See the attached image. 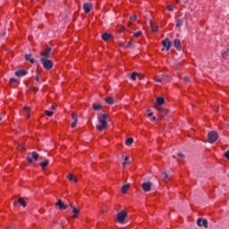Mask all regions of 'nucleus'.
I'll return each instance as SVG.
<instances>
[{"instance_id":"423d86ee","label":"nucleus","mask_w":229,"mask_h":229,"mask_svg":"<svg viewBox=\"0 0 229 229\" xmlns=\"http://www.w3.org/2000/svg\"><path fill=\"white\" fill-rule=\"evenodd\" d=\"M40 56V58H44V60H48V58L51 56V47H47L44 51H41Z\"/></svg>"},{"instance_id":"37998d69","label":"nucleus","mask_w":229,"mask_h":229,"mask_svg":"<svg viewBox=\"0 0 229 229\" xmlns=\"http://www.w3.org/2000/svg\"><path fill=\"white\" fill-rule=\"evenodd\" d=\"M167 10L168 12H173V6L172 5H167Z\"/></svg>"},{"instance_id":"f3484780","label":"nucleus","mask_w":229,"mask_h":229,"mask_svg":"<svg viewBox=\"0 0 229 229\" xmlns=\"http://www.w3.org/2000/svg\"><path fill=\"white\" fill-rule=\"evenodd\" d=\"M26 74H28V72L25 70H20L15 72V76H17L18 78H22V76H26Z\"/></svg>"},{"instance_id":"58836bf2","label":"nucleus","mask_w":229,"mask_h":229,"mask_svg":"<svg viewBox=\"0 0 229 229\" xmlns=\"http://www.w3.org/2000/svg\"><path fill=\"white\" fill-rule=\"evenodd\" d=\"M224 157H225V158L229 160V149L226 152H225Z\"/></svg>"},{"instance_id":"bb28decb","label":"nucleus","mask_w":229,"mask_h":229,"mask_svg":"<svg viewBox=\"0 0 229 229\" xmlns=\"http://www.w3.org/2000/svg\"><path fill=\"white\" fill-rule=\"evenodd\" d=\"M183 25V20L182 19H179V20H176V28H182V26Z\"/></svg>"},{"instance_id":"4c0bfd02","label":"nucleus","mask_w":229,"mask_h":229,"mask_svg":"<svg viewBox=\"0 0 229 229\" xmlns=\"http://www.w3.org/2000/svg\"><path fill=\"white\" fill-rule=\"evenodd\" d=\"M130 20H131V21H137V15L132 14V15L130 17Z\"/></svg>"},{"instance_id":"9b49d317","label":"nucleus","mask_w":229,"mask_h":229,"mask_svg":"<svg viewBox=\"0 0 229 229\" xmlns=\"http://www.w3.org/2000/svg\"><path fill=\"white\" fill-rule=\"evenodd\" d=\"M152 183L151 182H143L141 184L142 190L144 191V192H149V191H151V187H152Z\"/></svg>"},{"instance_id":"9d476101","label":"nucleus","mask_w":229,"mask_h":229,"mask_svg":"<svg viewBox=\"0 0 229 229\" xmlns=\"http://www.w3.org/2000/svg\"><path fill=\"white\" fill-rule=\"evenodd\" d=\"M70 208H72V218L76 219L78 217V214H80V209L76 208L75 207L72 206V203H69Z\"/></svg>"},{"instance_id":"0eeeda50","label":"nucleus","mask_w":229,"mask_h":229,"mask_svg":"<svg viewBox=\"0 0 229 229\" xmlns=\"http://www.w3.org/2000/svg\"><path fill=\"white\" fill-rule=\"evenodd\" d=\"M126 217H128V214L125 213V211L119 212L117 214L118 223H120V225H123V223H124V219H126Z\"/></svg>"},{"instance_id":"412c9836","label":"nucleus","mask_w":229,"mask_h":229,"mask_svg":"<svg viewBox=\"0 0 229 229\" xmlns=\"http://www.w3.org/2000/svg\"><path fill=\"white\" fill-rule=\"evenodd\" d=\"M67 178L70 182H75V183H77L78 179L76 177H74V175H72V174H69L67 175Z\"/></svg>"},{"instance_id":"6e6d98bb","label":"nucleus","mask_w":229,"mask_h":229,"mask_svg":"<svg viewBox=\"0 0 229 229\" xmlns=\"http://www.w3.org/2000/svg\"><path fill=\"white\" fill-rule=\"evenodd\" d=\"M177 3H180V0H176Z\"/></svg>"},{"instance_id":"7ed1b4c3","label":"nucleus","mask_w":229,"mask_h":229,"mask_svg":"<svg viewBox=\"0 0 229 229\" xmlns=\"http://www.w3.org/2000/svg\"><path fill=\"white\" fill-rule=\"evenodd\" d=\"M38 157H39L38 153L33 151L28 154L27 161L29 162V164H35V162L38 160Z\"/></svg>"},{"instance_id":"e433bc0d","label":"nucleus","mask_w":229,"mask_h":229,"mask_svg":"<svg viewBox=\"0 0 229 229\" xmlns=\"http://www.w3.org/2000/svg\"><path fill=\"white\" fill-rule=\"evenodd\" d=\"M168 177H169V176L167 175V173L164 172V173L162 174V178H163V180H167Z\"/></svg>"},{"instance_id":"aec40b11","label":"nucleus","mask_w":229,"mask_h":229,"mask_svg":"<svg viewBox=\"0 0 229 229\" xmlns=\"http://www.w3.org/2000/svg\"><path fill=\"white\" fill-rule=\"evenodd\" d=\"M101 108H103L101 104H93V110H95V112H99Z\"/></svg>"},{"instance_id":"4468645a","label":"nucleus","mask_w":229,"mask_h":229,"mask_svg":"<svg viewBox=\"0 0 229 229\" xmlns=\"http://www.w3.org/2000/svg\"><path fill=\"white\" fill-rule=\"evenodd\" d=\"M84 13H90V10H92V4L86 3L83 4Z\"/></svg>"},{"instance_id":"c85d7f7f","label":"nucleus","mask_w":229,"mask_h":229,"mask_svg":"<svg viewBox=\"0 0 229 229\" xmlns=\"http://www.w3.org/2000/svg\"><path fill=\"white\" fill-rule=\"evenodd\" d=\"M106 103L107 104V105H114V98H106Z\"/></svg>"},{"instance_id":"864d4df0","label":"nucleus","mask_w":229,"mask_h":229,"mask_svg":"<svg viewBox=\"0 0 229 229\" xmlns=\"http://www.w3.org/2000/svg\"><path fill=\"white\" fill-rule=\"evenodd\" d=\"M55 108H56V107H55V106H52V109L55 110Z\"/></svg>"},{"instance_id":"f8f14e48","label":"nucleus","mask_w":229,"mask_h":229,"mask_svg":"<svg viewBox=\"0 0 229 229\" xmlns=\"http://www.w3.org/2000/svg\"><path fill=\"white\" fill-rule=\"evenodd\" d=\"M72 117L73 119V123H72V128H76V124H78V114L76 112L72 113Z\"/></svg>"},{"instance_id":"49530a36","label":"nucleus","mask_w":229,"mask_h":229,"mask_svg":"<svg viewBox=\"0 0 229 229\" xmlns=\"http://www.w3.org/2000/svg\"><path fill=\"white\" fill-rule=\"evenodd\" d=\"M177 155H178V157H180V158H183V157H185V156H183V154H182V153H181V152H180V153H178Z\"/></svg>"},{"instance_id":"4be33fe9","label":"nucleus","mask_w":229,"mask_h":229,"mask_svg":"<svg viewBox=\"0 0 229 229\" xmlns=\"http://www.w3.org/2000/svg\"><path fill=\"white\" fill-rule=\"evenodd\" d=\"M165 103V99L164 98H157V105H159V106H162Z\"/></svg>"},{"instance_id":"1a4fd4ad","label":"nucleus","mask_w":229,"mask_h":229,"mask_svg":"<svg viewBox=\"0 0 229 229\" xmlns=\"http://www.w3.org/2000/svg\"><path fill=\"white\" fill-rule=\"evenodd\" d=\"M197 225L199 227L204 226V228H208V220L205 218H198Z\"/></svg>"},{"instance_id":"a18cd8bd","label":"nucleus","mask_w":229,"mask_h":229,"mask_svg":"<svg viewBox=\"0 0 229 229\" xmlns=\"http://www.w3.org/2000/svg\"><path fill=\"white\" fill-rule=\"evenodd\" d=\"M137 76H138L139 80H144V75L139 74V75H137Z\"/></svg>"},{"instance_id":"de8ad7c7","label":"nucleus","mask_w":229,"mask_h":229,"mask_svg":"<svg viewBox=\"0 0 229 229\" xmlns=\"http://www.w3.org/2000/svg\"><path fill=\"white\" fill-rule=\"evenodd\" d=\"M17 205H19V200H15V201L13 202V206H14V207H17Z\"/></svg>"},{"instance_id":"c9c22d12","label":"nucleus","mask_w":229,"mask_h":229,"mask_svg":"<svg viewBox=\"0 0 229 229\" xmlns=\"http://www.w3.org/2000/svg\"><path fill=\"white\" fill-rule=\"evenodd\" d=\"M183 81L185 82V83H191V78H189V77H184L183 78Z\"/></svg>"},{"instance_id":"a19ab883","label":"nucleus","mask_w":229,"mask_h":229,"mask_svg":"<svg viewBox=\"0 0 229 229\" xmlns=\"http://www.w3.org/2000/svg\"><path fill=\"white\" fill-rule=\"evenodd\" d=\"M10 83H17V79H15V78H11V79H10Z\"/></svg>"},{"instance_id":"72a5a7b5","label":"nucleus","mask_w":229,"mask_h":229,"mask_svg":"<svg viewBox=\"0 0 229 229\" xmlns=\"http://www.w3.org/2000/svg\"><path fill=\"white\" fill-rule=\"evenodd\" d=\"M128 160H130L129 157H125L124 162L123 163V167H126V165L128 164Z\"/></svg>"},{"instance_id":"5701e85b","label":"nucleus","mask_w":229,"mask_h":229,"mask_svg":"<svg viewBox=\"0 0 229 229\" xmlns=\"http://www.w3.org/2000/svg\"><path fill=\"white\" fill-rule=\"evenodd\" d=\"M128 189H130V184H125V185L122 186L121 191H122L123 194H126V192H128Z\"/></svg>"},{"instance_id":"f704fd0d","label":"nucleus","mask_w":229,"mask_h":229,"mask_svg":"<svg viewBox=\"0 0 229 229\" xmlns=\"http://www.w3.org/2000/svg\"><path fill=\"white\" fill-rule=\"evenodd\" d=\"M45 114H46V115H48V117H52V115H53V111H45Z\"/></svg>"},{"instance_id":"f03ea898","label":"nucleus","mask_w":229,"mask_h":229,"mask_svg":"<svg viewBox=\"0 0 229 229\" xmlns=\"http://www.w3.org/2000/svg\"><path fill=\"white\" fill-rule=\"evenodd\" d=\"M39 60L43 65V68L46 71H51V69H53V61L49 59H44V58H40Z\"/></svg>"},{"instance_id":"b1692460","label":"nucleus","mask_w":229,"mask_h":229,"mask_svg":"<svg viewBox=\"0 0 229 229\" xmlns=\"http://www.w3.org/2000/svg\"><path fill=\"white\" fill-rule=\"evenodd\" d=\"M149 26L151 28L152 33H157V31H158V27H153V21H149Z\"/></svg>"},{"instance_id":"a211bd4d","label":"nucleus","mask_w":229,"mask_h":229,"mask_svg":"<svg viewBox=\"0 0 229 229\" xmlns=\"http://www.w3.org/2000/svg\"><path fill=\"white\" fill-rule=\"evenodd\" d=\"M25 60H27V62H30V64H35V59L31 57V54L25 55Z\"/></svg>"},{"instance_id":"393cba45","label":"nucleus","mask_w":229,"mask_h":229,"mask_svg":"<svg viewBox=\"0 0 229 229\" xmlns=\"http://www.w3.org/2000/svg\"><path fill=\"white\" fill-rule=\"evenodd\" d=\"M16 148L18 151H26V147L23 144L17 143Z\"/></svg>"},{"instance_id":"4d7b16f0","label":"nucleus","mask_w":229,"mask_h":229,"mask_svg":"<svg viewBox=\"0 0 229 229\" xmlns=\"http://www.w3.org/2000/svg\"><path fill=\"white\" fill-rule=\"evenodd\" d=\"M129 26H131V22H129Z\"/></svg>"},{"instance_id":"5fc2aeb1","label":"nucleus","mask_w":229,"mask_h":229,"mask_svg":"<svg viewBox=\"0 0 229 229\" xmlns=\"http://www.w3.org/2000/svg\"><path fill=\"white\" fill-rule=\"evenodd\" d=\"M0 121H3V117L2 116H0Z\"/></svg>"},{"instance_id":"2eb2a0df","label":"nucleus","mask_w":229,"mask_h":229,"mask_svg":"<svg viewBox=\"0 0 229 229\" xmlns=\"http://www.w3.org/2000/svg\"><path fill=\"white\" fill-rule=\"evenodd\" d=\"M174 47L175 49H178V51H182V41L180 39H174Z\"/></svg>"},{"instance_id":"473e14b6","label":"nucleus","mask_w":229,"mask_h":229,"mask_svg":"<svg viewBox=\"0 0 229 229\" xmlns=\"http://www.w3.org/2000/svg\"><path fill=\"white\" fill-rule=\"evenodd\" d=\"M161 80H163V84L169 80V75H162Z\"/></svg>"},{"instance_id":"3c124183","label":"nucleus","mask_w":229,"mask_h":229,"mask_svg":"<svg viewBox=\"0 0 229 229\" xmlns=\"http://www.w3.org/2000/svg\"><path fill=\"white\" fill-rule=\"evenodd\" d=\"M36 81H40V78H38V76L36 77Z\"/></svg>"},{"instance_id":"f257e3e1","label":"nucleus","mask_w":229,"mask_h":229,"mask_svg":"<svg viewBox=\"0 0 229 229\" xmlns=\"http://www.w3.org/2000/svg\"><path fill=\"white\" fill-rule=\"evenodd\" d=\"M108 119V114H100L98 116V124L97 125V130L98 131H103V130H106L108 128V123L106 120Z\"/></svg>"},{"instance_id":"dca6fc26","label":"nucleus","mask_w":229,"mask_h":229,"mask_svg":"<svg viewBox=\"0 0 229 229\" xmlns=\"http://www.w3.org/2000/svg\"><path fill=\"white\" fill-rule=\"evenodd\" d=\"M157 110H158L159 114L161 115V117H165V115H167L169 114V110L164 109L160 106L157 107Z\"/></svg>"},{"instance_id":"cd10ccee","label":"nucleus","mask_w":229,"mask_h":229,"mask_svg":"<svg viewBox=\"0 0 229 229\" xmlns=\"http://www.w3.org/2000/svg\"><path fill=\"white\" fill-rule=\"evenodd\" d=\"M18 203H19L20 205H21V207H23V208H25V207H26V201H24V199H23V198H19V199H18Z\"/></svg>"},{"instance_id":"2f4dec72","label":"nucleus","mask_w":229,"mask_h":229,"mask_svg":"<svg viewBox=\"0 0 229 229\" xmlns=\"http://www.w3.org/2000/svg\"><path fill=\"white\" fill-rule=\"evenodd\" d=\"M155 81L164 84V79H162V77H156Z\"/></svg>"},{"instance_id":"ddd939ff","label":"nucleus","mask_w":229,"mask_h":229,"mask_svg":"<svg viewBox=\"0 0 229 229\" xmlns=\"http://www.w3.org/2000/svg\"><path fill=\"white\" fill-rule=\"evenodd\" d=\"M102 40H104L105 42H108V40H111V38H114V36H112V34L110 33H104L101 36Z\"/></svg>"},{"instance_id":"09e8293b","label":"nucleus","mask_w":229,"mask_h":229,"mask_svg":"<svg viewBox=\"0 0 229 229\" xmlns=\"http://www.w3.org/2000/svg\"><path fill=\"white\" fill-rule=\"evenodd\" d=\"M32 90H33L34 92H38V88H33Z\"/></svg>"},{"instance_id":"39448f33","label":"nucleus","mask_w":229,"mask_h":229,"mask_svg":"<svg viewBox=\"0 0 229 229\" xmlns=\"http://www.w3.org/2000/svg\"><path fill=\"white\" fill-rule=\"evenodd\" d=\"M163 44V48L161 49V51H165L166 49V51H169V49H171V47H173V42H171V40H169V38H165L162 41Z\"/></svg>"},{"instance_id":"20e7f679","label":"nucleus","mask_w":229,"mask_h":229,"mask_svg":"<svg viewBox=\"0 0 229 229\" xmlns=\"http://www.w3.org/2000/svg\"><path fill=\"white\" fill-rule=\"evenodd\" d=\"M217 139H219V134H217V132L213 131L208 133V140L209 144H214Z\"/></svg>"},{"instance_id":"6ab92c4d","label":"nucleus","mask_w":229,"mask_h":229,"mask_svg":"<svg viewBox=\"0 0 229 229\" xmlns=\"http://www.w3.org/2000/svg\"><path fill=\"white\" fill-rule=\"evenodd\" d=\"M138 76H139V72H133L132 73H131L129 78L130 80H131V81H136Z\"/></svg>"},{"instance_id":"6e6552de","label":"nucleus","mask_w":229,"mask_h":229,"mask_svg":"<svg viewBox=\"0 0 229 229\" xmlns=\"http://www.w3.org/2000/svg\"><path fill=\"white\" fill-rule=\"evenodd\" d=\"M55 207H57L59 210H66V208H69V204H65L62 199H59L55 203Z\"/></svg>"},{"instance_id":"79ce46f5","label":"nucleus","mask_w":229,"mask_h":229,"mask_svg":"<svg viewBox=\"0 0 229 229\" xmlns=\"http://www.w3.org/2000/svg\"><path fill=\"white\" fill-rule=\"evenodd\" d=\"M133 43L131 42V41H129L128 42V47H131V48H133Z\"/></svg>"},{"instance_id":"c756f323","label":"nucleus","mask_w":229,"mask_h":229,"mask_svg":"<svg viewBox=\"0 0 229 229\" xmlns=\"http://www.w3.org/2000/svg\"><path fill=\"white\" fill-rule=\"evenodd\" d=\"M26 117H30V106H25L23 108Z\"/></svg>"},{"instance_id":"c03bdc74","label":"nucleus","mask_w":229,"mask_h":229,"mask_svg":"<svg viewBox=\"0 0 229 229\" xmlns=\"http://www.w3.org/2000/svg\"><path fill=\"white\" fill-rule=\"evenodd\" d=\"M119 46H120V47H123V48L126 47V46H124V43H123V42H120Z\"/></svg>"},{"instance_id":"7c9ffc66","label":"nucleus","mask_w":229,"mask_h":229,"mask_svg":"<svg viewBox=\"0 0 229 229\" xmlns=\"http://www.w3.org/2000/svg\"><path fill=\"white\" fill-rule=\"evenodd\" d=\"M125 144L127 146H131L133 144V138H128L126 140H125Z\"/></svg>"},{"instance_id":"603ef678","label":"nucleus","mask_w":229,"mask_h":229,"mask_svg":"<svg viewBox=\"0 0 229 229\" xmlns=\"http://www.w3.org/2000/svg\"><path fill=\"white\" fill-rule=\"evenodd\" d=\"M151 115H153V113H149V114H148V117H151Z\"/></svg>"},{"instance_id":"a878e982","label":"nucleus","mask_w":229,"mask_h":229,"mask_svg":"<svg viewBox=\"0 0 229 229\" xmlns=\"http://www.w3.org/2000/svg\"><path fill=\"white\" fill-rule=\"evenodd\" d=\"M39 165L42 167V169H46L47 165H49V160H45L44 162H41Z\"/></svg>"},{"instance_id":"8fccbe9b","label":"nucleus","mask_w":229,"mask_h":229,"mask_svg":"<svg viewBox=\"0 0 229 229\" xmlns=\"http://www.w3.org/2000/svg\"><path fill=\"white\" fill-rule=\"evenodd\" d=\"M157 120V117H155V116H152L151 118H150V121H156Z\"/></svg>"},{"instance_id":"ea45409f","label":"nucleus","mask_w":229,"mask_h":229,"mask_svg":"<svg viewBox=\"0 0 229 229\" xmlns=\"http://www.w3.org/2000/svg\"><path fill=\"white\" fill-rule=\"evenodd\" d=\"M141 35H142L141 31H137L134 33V37H137V38L140 37Z\"/></svg>"}]
</instances>
